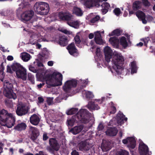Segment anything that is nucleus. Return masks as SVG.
Masks as SVG:
<instances>
[{
  "label": "nucleus",
  "mask_w": 155,
  "mask_h": 155,
  "mask_svg": "<svg viewBox=\"0 0 155 155\" xmlns=\"http://www.w3.org/2000/svg\"><path fill=\"white\" fill-rule=\"evenodd\" d=\"M36 155H48L46 154H45L42 151H40L39 152V153H36Z\"/></svg>",
  "instance_id": "69168bd1"
},
{
  "label": "nucleus",
  "mask_w": 155,
  "mask_h": 155,
  "mask_svg": "<svg viewBox=\"0 0 155 155\" xmlns=\"http://www.w3.org/2000/svg\"><path fill=\"white\" fill-rule=\"evenodd\" d=\"M116 119L117 123L120 124H123L124 123V121H126L127 120V118L125 117V116L120 111H119L117 114L116 118H114L110 121H113Z\"/></svg>",
  "instance_id": "f8f14e48"
},
{
  "label": "nucleus",
  "mask_w": 155,
  "mask_h": 155,
  "mask_svg": "<svg viewBox=\"0 0 155 155\" xmlns=\"http://www.w3.org/2000/svg\"><path fill=\"white\" fill-rule=\"evenodd\" d=\"M48 138V137L46 133L44 134L43 135V140H46Z\"/></svg>",
  "instance_id": "5fc2aeb1"
},
{
  "label": "nucleus",
  "mask_w": 155,
  "mask_h": 155,
  "mask_svg": "<svg viewBox=\"0 0 155 155\" xmlns=\"http://www.w3.org/2000/svg\"><path fill=\"white\" fill-rule=\"evenodd\" d=\"M38 103L39 104H41V103H42L44 101L43 98L41 97H38Z\"/></svg>",
  "instance_id": "6e6d98bb"
},
{
  "label": "nucleus",
  "mask_w": 155,
  "mask_h": 155,
  "mask_svg": "<svg viewBox=\"0 0 155 155\" xmlns=\"http://www.w3.org/2000/svg\"><path fill=\"white\" fill-rule=\"evenodd\" d=\"M136 14L137 16L140 20L143 18H146V15L145 13L141 11H138L136 13Z\"/></svg>",
  "instance_id": "473e14b6"
},
{
  "label": "nucleus",
  "mask_w": 155,
  "mask_h": 155,
  "mask_svg": "<svg viewBox=\"0 0 155 155\" xmlns=\"http://www.w3.org/2000/svg\"><path fill=\"white\" fill-rule=\"evenodd\" d=\"M16 112L18 115L21 116L27 114L28 110L25 106L20 105L17 107Z\"/></svg>",
  "instance_id": "2eb2a0df"
},
{
  "label": "nucleus",
  "mask_w": 155,
  "mask_h": 155,
  "mask_svg": "<svg viewBox=\"0 0 155 155\" xmlns=\"http://www.w3.org/2000/svg\"><path fill=\"white\" fill-rule=\"evenodd\" d=\"M119 39L116 37H111L109 39V41L114 47L118 46Z\"/></svg>",
  "instance_id": "cd10ccee"
},
{
  "label": "nucleus",
  "mask_w": 155,
  "mask_h": 155,
  "mask_svg": "<svg viewBox=\"0 0 155 155\" xmlns=\"http://www.w3.org/2000/svg\"><path fill=\"white\" fill-rule=\"evenodd\" d=\"M27 127L26 124L24 123H21L18 124L14 127V129L17 130L21 131L25 130Z\"/></svg>",
  "instance_id": "bb28decb"
},
{
  "label": "nucleus",
  "mask_w": 155,
  "mask_h": 155,
  "mask_svg": "<svg viewBox=\"0 0 155 155\" xmlns=\"http://www.w3.org/2000/svg\"><path fill=\"white\" fill-rule=\"evenodd\" d=\"M59 44L62 46H66L68 43L67 37L65 36H61L59 37L58 41Z\"/></svg>",
  "instance_id": "b1692460"
},
{
  "label": "nucleus",
  "mask_w": 155,
  "mask_h": 155,
  "mask_svg": "<svg viewBox=\"0 0 155 155\" xmlns=\"http://www.w3.org/2000/svg\"><path fill=\"white\" fill-rule=\"evenodd\" d=\"M73 13L78 16H81L83 14V12L81 9L77 7H74Z\"/></svg>",
  "instance_id": "c85d7f7f"
},
{
  "label": "nucleus",
  "mask_w": 155,
  "mask_h": 155,
  "mask_svg": "<svg viewBox=\"0 0 155 155\" xmlns=\"http://www.w3.org/2000/svg\"><path fill=\"white\" fill-rule=\"evenodd\" d=\"M88 108L90 110L92 111L93 110H97L100 108L93 101H90L87 105Z\"/></svg>",
  "instance_id": "5701e85b"
},
{
  "label": "nucleus",
  "mask_w": 155,
  "mask_h": 155,
  "mask_svg": "<svg viewBox=\"0 0 155 155\" xmlns=\"http://www.w3.org/2000/svg\"><path fill=\"white\" fill-rule=\"evenodd\" d=\"M114 35H116L117 36H119L120 35V29H117L113 31L109 34L110 36H112Z\"/></svg>",
  "instance_id": "4c0bfd02"
},
{
  "label": "nucleus",
  "mask_w": 155,
  "mask_h": 155,
  "mask_svg": "<svg viewBox=\"0 0 155 155\" xmlns=\"http://www.w3.org/2000/svg\"><path fill=\"white\" fill-rule=\"evenodd\" d=\"M84 127L82 125L77 126L72 128L70 131L74 134L79 133L83 129Z\"/></svg>",
  "instance_id": "4be33fe9"
},
{
  "label": "nucleus",
  "mask_w": 155,
  "mask_h": 155,
  "mask_svg": "<svg viewBox=\"0 0 155 155\" xmlns=\"http://www.w3.org/2000/svg\"><path fill=\"white\" fill-rule=\"evenodd\" d=\"M50 147L48 148V150L50 152L54 151H58L59 148V146L57 140L54 138H51L49 140Z\"/></svg>",
  "instance_id": "1a4fd4ad"
},
{
  "label": "nucleus",
  "mask_w": 155,
  "mask_h": 155,
  "mask_svg": "<svg viewBox=\"0 0 155 155\" xmlns=\"http://www.w3.org/2000/svg\"><path fill=\"white\" fill-rule=\"evenodd\" d=\"M141 2L139 1H137L134 2L133 4V9L134 10L136 11L141 7Z\"/></svg>",
  "instance_id": "c756f323"
},
{
  "label": "nucleus",
  "mask_w": 155,
  "mask_h": 155,
  "mask_svg": "<svg viewBox=\"0 0 155 155\" xmlns=\"http://www.w3.org/2000/svg\"><path fill=\"white\" fill-rule=\"evenodd\" d=\"M53 99L51 98H47V101L48 105H51Z\"/></svg>",
  "instance_id": "603ef678"
},
{
  "label": "nucleus",
  "mask_w": 155,
  "mask_h": 155,
  "mask_svg": "<svg viewBox=\"0 0 155 155\" xmlns=\"http://www.w3.org/2000/svg\"><path fill=\"white\" fill-rule=\"evenodd\" d=\"M39 78L45 80L46 84L52 87H56L62 85V74L59 72H54L51 74H48L44 76L41 74Z\"/></svg>",
  "instance_id": "f03ea898"
},
{
  "label": "nucleus",
  "mask_w": 155,
  "mask_h": 155,
  "mask_svg": "<svg viewBox=\"0 0 155 155\" xmlns=\"http://www.w3.org/2000/svg\"><path fill=\"white\" fill-rule=\"evenodd\" d=\"M53 62L52 61H49L48 62V65L49 66H51L53 65Z\"/></svg>",
  "instance_id": "0e129e2a"
},
{
  "label": "nucleus",
  "mask_w": 155,
  "mask_h": 155,
  "mask_svg": "<svg viewBox=\"0 0 155 155\" xmlns=\"http://www.w3.org/2000/svg\"><path fill=\"white\" fill-rule=\"evenodd\" d=\"M37 65L39 67H43L44 66V65L42 63L41 61H39L38 60V61H37Z\"/></svg>",
  "instance_id": "4d7b16f0"
},
{
  "label": "nucleus",
  "mask_w": 155,
  "mask_h": 155,
  "mask_svg": "<svg viewBox=\"0 0 155 155\" xmlns=\"http://www.w3.org/2000/svg\"><path fill=\"white\" fill-rule=\"evenodd\" d=\"M139 150L140 155H150L148 146L143 142L140 143Z\"/></svg>",
  "instance_id": "9b49d317"
},
{
  "label": "nucleus",
  "mask_w": 155,
  "mask_h": 155,
  "mask_svg": "<svg viewBox=\"0 0 155 155\" xmlns=\"http://www.w3.org/2000/svg\"><path fill=\"white\" fill-rule=\"evenodd\" d=\"M113 12L117 16H119L121 12L120 8H115L114 9Z\"/></svg>",
  "instance_id": "79ce46f5"
},
{
  "label": "nucleus",
  "mask_w": 155,
  "mask_h": 155,
  "mask_svg": "<svg viewBox=\"0 0 155 155\" xmlns=\"http://www.w3.org/2000/svg\"><path fill=\"white\" fill-rule=\"evenodd\" d=\"M104 128V126L102 123H100L97 127L98 130L99 131L101 130Z\"/></svg>",
  "instance_id": "8fccbe9b"
},
{
  "label": "nucleus",
  "mask_w": 155,
  "mask_h": 155,
  "mask_svg": "<svg viewBox=\"0 0 155 155\" xmlns=\"http://www.w3.org/2000/svg\"><path fill=\"white\" fill-rule=\"evenodd\" d=\"M3 143L0 142V153H1L3 150Z\"/></svg>",
  "instance_id": "680f3d73"
},
{
  "label": "nucleus",
  "mask_w": 155,
  "mask_h": 155,
  "mask_svg": "<svg viewBox=\"0 0 155 155\" xmlns=\"http://www.w3.org/2000/svg\"><path fill=\"white\" fill-rule=\"evenodd\" d=\"M34 14V11L32 10L25 11L21 15V20L23 22H26L30 20Z\"/></svg>",
  "instance_id": "6e6552de"
},
{
  "label": "nucleus",
  "mask_w": 155,
  "mask_h": 155,
  "mask_svg": "<svg viewBox=\"0 0 155 155\" xmlns=\"http://www.w3.org/2000/svg\"><path fill=\"white\" fill-rule=\"evenodd\" d=\"M23 67L19 63H13L11 65V68L12 70L14 71H15L18 70V69H20V68Z\"/></svg>",
  "instance_id": "7c9ffc66"
},
{
  "label": "nucleus",
  "mask_w": 155,
  "mask_h": 155,
  "mask_svg": "<svg viewBox=\"0 0 155 155\" xmlns=\"http://www.w3.org/2000/svg\"><path fill=\"white\" fill-rule=\"evenodd\" d=\"M30 129L31 132L30 139L35 142L39 135V131L37 128L31 126L30 127Z\"/></svg>",
  "instance_id": "dca6fc26"
},
{
  "label": "nucleus",
  "mask_w": 155,
  "mask_h": 155,
  "mask_svg": "<svg viewBox=\"0 0 155 155\" xmlns=\"http://www.w3.org/2000/svg\"><path fill=\"white\" fill-rule=\"evenodd\" d=\"M116 107L113 105H112L110 107V114H114L116 112Z\"/></svg>",
  "instance_id": "c03bdc74"
},
{
  "label": "nucleus",
  "mask_w": 155,
  "mask_h": 155,
  "mask_svg": "<svg viewBox=\"0 0 155 155\" xmlns=\"http://www.w3.org/2000/svg\"><path fill=\"white\" fill-rule=\"evenodd\" d=\"M131 73H134L137 72V66L135 61H133L131 62Z\"/></svg>",
  "instance_id": "f704fd0d"
},
{
  "label": "nucleus",
  "mask_w": 155,
  "mask_h": 155,
  "mask_svg": "<svg viewBox=\"0 0 155 155\" xmlns=\"http://www.w3.org/2000/svg\"><path fill=\"white\" fill-rule=\"evenodd\" d=\"M34 8L37 14L41 15H47L49 11L48 4L47 3L42 2H36L34 5Z\"/></svg>",
  "instance_id": "39448f33"
},
{
  "label": "nucleus",
  "mask_w": 155,
  "mask_h": 155,
  "mask_svg": "<svg viewBox=\"0 0 155 155\" xmlns=\"http://www.w3.org/2000/svg\"><path fill=\"white\" fill-rule=\"evenodd\" d=\"M93 95L92 93L90 91L87 92L86 93V97L88 99H90L93 97Z\"/></svg>",
  "instance_id": "a18cd8bd"
},
{
  "label": "nucleus",
  "mask_w": 155,
  "mask_h": 155,
  "mask_svg": "<svg viewBox=\"0 0 155 155\" xmlns=\"http://www.w3.org/2000/svg\"><path fill=\"white\" fill-rule=\"evenodd\" d=\"M4 77L3 71L0 70V79L3 78Z\"/></svg>",
  "instance_id": "13d9d810"
},
{
  "label": "nucleus",
  "mask_w": 155,
  "mask_h": 155,
  "mask_svg": "<svg viewBox=\"0 0 155 155\" xmlns=\"http://www.w3.org/2000/svg\"><path fill=\"white\" fill-rule=\"evenodd\" d=\"M104 53L106 61L108 63L110 62L113 54L112 50L109 47L106 46L104 49ZM124 61L123 57L120 54L116 53L112 57V62L114 64V68L118 74H120L123 70Z\"/></svg>",
  "instance_id": "f257e3e1"
},
{
  "label": "nucleus",
  "mask_w": 155,
  "mask_h": 155,
  "mask_svg": "<svg viewBox=\"0 0 155 155\" xmlns=\"http://www.w3.org/2000/svg\"><path fill=\"white\" fill-rule=\"evenodd\" d=\"M100 17L99 16L96 15L95 17L92 18L90 21V22L93 23H95L100 19Z\"/></svg>",
  "instance_id": "37998d69"
},
{
  "label": "nucleus",
  "mask_w": 155,
  "mask_h": 155,
  "mask_svg": "<svg viewBox=\"0 0 155 155\" xmlns=\"http://www.w3.org/2000/svg\"><path fill=\"white\" fill-rule=\"evenodd\" d=\"M77 84V81L75 79L67 81L63 86V90L66 94L71 96L75 93L74 88L76 87Z\"/></svg>",
  "instance_id": "423d86ee"
},
{
  "label": "nucleus",
  "mask_w": 155,
  "mask_h": 155,
  "mask_svg": "<svg viewBox=\"0 0 155 155\" xmlns=\"http://www.w3.org/2000/svg\"><path fill=\"white\" fill-rule=\"evenodd\" d=\"M3 93L4 95L9 98L15 99L17 98L16 95L13 92V86L12 83L7 81H4Z\"/></svg>",
  "instance_id": "0eeeda50"
},
{
  "label": "nucleus",
  "mask_w": 155,
  "mask_h": 155,
  "mask_svg": "<svg viewBox=\"0 0 155 155\" xmlns=\"http://www.w3.org/2000/svg\"><path fill=\"white\" fill-rule=\"evenodd\" d=\"M29 69L30 71L35 73H36L38 71V70L35 67L32 66V65H30L29 66Z\"/></svg>",
  "instance_id": "49530a36"
},
{
  "label": "nucleus",
  "mask_w": 155,
  "mask_h": 155,
  "mask_svg": "<svg viewBox=\"0 0 155 155\" xmlns=\"http://www.w3.org/2000/svg\"><path fill=\"white\" fill-rule=\"evenodd\" d=\"M142 2L145 6H148L150 5V3L148 0H142Z\"/></svg>",
  "instance_id": "09e8293b"
},
{
  "label": "nucleus",
  "mask_w": 155,
  "mask_h": 155,
  "mask_svg": "<svg viewBox=\"0 0 155 155\" xmlns=\"http://www.w3.org/2000/svg\"><path fill=\"white\" fill-rule=\"evenodd\" d=\"M44 85V84L43 83H42V84L40 83V84H38L37 85V87L38 88H41Z\"/></svg>",
  "instance_id": "774afa93"
},
{
  "label": "nucleus",
  "mask_w": 155,
  "mask_h": 155,
  "mask_svg": "<svg viewBox=\"0 0 155 155\" xmlns=\"http://www.w3.org/2000/svg\"><path fill=\"white\" fill-rule=\"evenodd\" d=\"M102 7L101 11L103 14H105L108 11L110 8V4L107 2H104L101 5Z\"/></svg>",
  "instance_id": "393cba45"
},
{
  "label": "nucleus",
  "mask_w": 155,
  "mask_h": 155,
  "mask_svg": "<svg viewBox=\"0 0 155 155\" xmlns=\"http://www.w3.org/2000/svg\"><path fill=\"white\" fill-rule=\"evenodd\" d=\"M117 155H129V153L125 150L121 149L117 152Z\"/></svg>",
  "instance_id": "58836bf2"
},
{
  "label": "nucleus",
  "mask_w": 155,
  "mask_h": 155,
  "mask_svg": "<svg viewBox=\"0 0 155 155\" xmlns=\"http://www.w3.org/2000/svg\"><path fill=\"white\" fill-rule=\"evenodd\" d=\"M11 67H10L9 65H7V72L12 74L13 73Z\"/></svg>",
  "instance_id": "3c124183"
},
{
  "label": "nucleus",
  "mask_w": 155,
  "mask_h": 155,
  "mask_svg": "<svg viewBox=\"0 0 155 155\" xmlns=\"http://www.w3.org/2000/svg\"><path fill=\"white\" fill-rule=\"evenodd\" d=\"M80 150L82 151H87L91 148L90 145L85 141H82L78 144Z\"/></svg>",
  "instance_id": "f3484780"
},
{
  "label": "nucleus",
  "mask_w": 155,
  "mask_h": 155,
  "mask_svg": "<svg viewBox=\"0 0 155 155\" xmlns=\"http://www.w3.org/2000/svg\"><path fill=\"white\" fill-rule=\"evenodd\" d=\"M76 118L81 123L83 124L88 123L90 121L89 112L86 109H81L78 113L76 116H72L71 118L68 119L67 125L68 126H73L75 122H77Z\"/></svg>",
  "instance_id": "7ed1b4c3"
},
{
  "label": "nucleus",
  "mask_w": 155,
  "mask_h": 155,
  "mask_svg": "<svg viewBox=\"0 0 155 155\" xmlns=\"http://www.w3.org/2000/svg\"><path fill=\"white\" fill-rule=\"evenodd\" d=\"M74 39L76 45L77 46H78L79 45L81 42L79 36L78 35H76L74 37Z\"/></svg>",
  "instance_id": "ea45409f"
},
{
  "label": "nucleus",
  "mask_w": 155,
  "mask_h": 155,
  "mask_svg": "<svg viewBox=\"0 0 155 155\" xmlns=\"http://www.w3.org/2000/svg\"><path fill=\"white\" fill-rule=\"evenodd\" d=\"M16 74L18 78H21L24 81L26 80V71L23 67L20 68V69L16 71Z\"/></svg>",
  "instance_id": "ddd939ff"
},
{
  "label": "nucleus",
  "mask_w": 155,
  "mask_h": 155,
  "mask_svg": "<svg viewBox=\"0 0 155 155\" xmlns=\"http://www.w3.org/2000/svg\"><path fill=\"white\" fill-rule=\"evenodd\" d=\"M30 54L28 53H25L22 54L21 55V59L24 61H27L30 58Z\"/></svg>",
  "instance_id": "72a5a7b5"
},
{
  "label": "nucleus",
  "mask_w": 155,
  "mask_h": 155,
  "mask_svg": "<svg viewBox=\"0 0 155 155\" xmlns=\"http://www.w3.org/2000/svg\"><path fill=\"white\" fill-rule=\"evenodd\" d=\"M94 2V3L95 6L97 7H99L100 6V2H101V0H93Z\"/></svg>",
  "instance_id": "de8ad7c7"
},
{
  "label": "nucleus",
  "mask_w": 155,
  "mask_h": 155,
  "mask_svg": "<svg viewBox=\"0 0 155 155\" xmlns=\"http://www.w3.org/2000/svg\"><path fill=\"white\" fill-rule=\"evenodd\" d=\"M120 43L124 48H125L127 46V43L126 38L122 37L120 39Z\"/></svg>",
  "instance_id": "2f4dec72"
},
{
  "label": "nucleus",
  "mask_w": 155,
  "mask_h": 155,
  "mask_svg": "<svg viewBox=\"0 0 155 155\" xmlns=\"http://www.w3.org/2000/svg\"><path fill=\"white\" fill-rule=\"evenodd\" d=\"M78 109L77 108H72L67 110L66 114L68 115H71L76 114L78 111Z\"/></svg>",
  "instance_id": "e433bc0d"
},
{
  "label": "nucleus",
  "mask_w": 155,
  "mask_h": 155,
  "mask_svg": "<svg viewBox=\"0 0 155 155\" xmlns=\"http://www.w3.org/2000/svg\"><path fill=\"white\" fill-rule=\"evenodd\" d=\"M110 143L108 141L103 142L101 145V148L104 152L109 150L110 148Z\"/></svg>",
  "instance_id": "a878e982"
},
{
  "label": "nucleus",
  "mask_w": 155,
  "mask_h": 155,
  "mask_svg": "<svg viewBox=\"0 0 155 155\" xmlns=\"http://www.w3.org/2000/svg\"><path fill=\"white\" fill-rule=\"evenodd\" d=\"M13 57L12 56L9 55L7 57V59L8 61H11L13 60Z\"/></svg>",
  "instance_id": "e2e57ef3"
},
{
  "label": "nucleus",
  "mask_w": 155,
  "mask_h": 155,
  "mask_svg": "<svg viewBox=\"0 0 155 155\" xmlns=\"http://www.w3.org/2000/svg\"><path fill=\"white\" fill-rule=\"evenodd\" d=\"M71 155H79V154L76 150H74L71 152Z\"/></svg>",
  "instance_id": "bf43d9fd"
},
{
  "label": "nucleus",
  "mask_w": 155,
  "mask_h": 155,
  "mask_svg": "<svg viewBox=\"0 0 155 155\" xmlns=\"http://www.w3.org/2000/svg\"><path fill=\"white\" fill-rule=\"evenodd\" d=\"M94 35L93 33H90L88 35V38L90 39H91L94 38Z\"/></svg>",
  "instance_id": "338daca9"
},
{
  "label": "nucleus",
  "mask_w": 155,
  "mask_h": 155,
  "mask_svg": "<svg viewBox=\"0 0 155 155\" xmlns=\"http://www.w3.org/2000/svg\"><path fill=\"white\" fill-rule=\"evenodd\" d=\"M15 120L12 114L8 113L4 109L0 111V124L1 125L10 128L14 125Z\"/></svg>",
  "instance_id": "20e7f679"
},
{
  "label": "nucleus",
  "mask_w": 155,
  "mask_h": 155,
  "mask_svg": "<svg viewBox=\"0 0 155 155\" xmlns=\"http://www.w3.org/2000/svg\"><path fill=\"white\" fill-rule=\"evenodd\" d=\"M122 141V143L124 144L128 143L127 147L133 149L135 147L136 141L134 137H128L123 139Z\"/></svg>",
  "instance_id": "9d476101"
},
{
  "label": "nucleus",
  "mask_w": 155,
  "mask_h": 155,
  "mask_svg": "<svg viewBox=\"0 0 155 155\" xmlns=\"http://www.w3.org/2000/svg\"><path fill=\"white\" fill-rule=\"evenodd\" d=\"M84 5L86 7L88 8L95 6L93 0H87L84 3Z\"/></svg>",
  "instance_id": "c9c22d12"
},
{
  "label": "nucleus",
  "mask_w": 155,
  "mask_h": 155,
  "mask_svg": "<svg viewBox=\"0 0 155 155\" xmlns=\"http://www.w3.org/2000/svg\"><path fill=\"white\" fill-rule=\"evenodd\" d=\"M94 35V40L96 43L99 45L102 44V40L100 32L98 31L95 32Z\"/></svg>",
  "instance_id": "412c9836"
},
{
  "label": "nucleus",
  "mask_w": 155,
  "mask_h": 155,
  "mask_svg": "<svg viewBox=\"0 0 155 155\" xmlns=\"http://www.w3.org/2000/svg\"><path fill=\"white\" fill-rule=\"evenodd\" d=\"M100 49L99 48H96V54L97 56H100Z\"/></svg>",
  "instance_id": "864d4df0"
},
{
  "label": "nucleus",
  "mask_w": 155,
  "mask_h": 155,
  "mask_svg": "<svg viewBox=\"0 0 155 155\" xmlns=\"http://www.w3.org/2000/svg\"><path fill=\"white\" fill-rule=\"evenodd\" d=\"M62 32L66 34H70V32L66 29H64L61 31Z\"/></svg>",
  "instance_id": "052dcab7"
},
{
  "label": "nucleus",
  "mask_w": 155,
  "mask_h": 155,
  "mask_svg": "<svg viewBox=\"0 0 155 155\" xmlns=\"http://www.w3.org/2000/svg\"><path fill=\"white\" fill-rule=\"evenodd\" d=\"M40 121V118L36 114H35L31 115L30 118V122L33 125H37L38 124Z\"/></svg>",
  "instance_id": "6ab92c4d"
},
{
  "label": "nucleus",
  "mask_w": 155,
  "mask_h": 155,
  "mask_svg": "<svg viewBox=\"0 0 155 155\" xmlns=\"http://www.w3.org/2000/svg\"><path fill=\"white\" fill-rule=\"evenodd\" d=\"M28 79L29 81L31 82L32 84H34V77L33 75L30 74H28Z\"/></svg>",
  "instance_id": "a19ab883"
},
{
  "label": "nucleus",
  "mask_w": 155,
  "mask_h": 155,
  "mask_svg": "<svg viewBox=\"0 0 155 155\" xmlns=\"http://www.w3.org/2000/svg\"><path fill=\"white\" fill-rule=\"evenodd\" d=\"M69 53L71 55H73L75 53H78V50L75 46L74 42L71 43L69 45L67 48Z\"/></svg>",
  "instance_id": "a211bd4d"
},
{
  "label": "nucleus",
  "mask_w": 155,
  "mask_h": 155,
  "mask_svg": "<svg viewBox=\"0 0 155 155\" xmlns=\"http://www.w3.org/2000/svg\"><path fill=\"white\" fill-rule=\"evenodd\" d=\"M118 130L116 127L108 128L106 132V134L107 135L110 136H116L117 134Z\"/></svg>",
  "instance_id": "aec40b11"
},
{
  "label": "nucleus",
  "mask_w": 155,
  "mask_h": 155,
  "mask_svg": "<svg viewBox=\"0 0 155 155\" xmlns=\"http://www.w3.org/2000/svg\"><path fill=\"white\" fill-rule=\"evenodd\" d=\"M58 17L61 20L69 21L71 20L72 15L68 12H61L58 13Z\"/></svg>",
  "instance_id": "4468645a"
}]
</instances>
